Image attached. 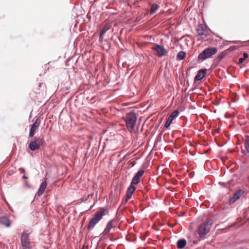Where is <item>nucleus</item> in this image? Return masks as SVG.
<instances>
[{
    "label": "nucleus",
    "instance_id": "nucleus-1",
    "mask_svg": "<svg viewBox=\"0 0 249 249\" xmlns=\"http://www.w3.org/2000/svg\"><path fill=\"white\" fill-rule=\"evenodd\" d=\"M30 234L28 231H25L21 233L20 238L21 249H34L35 242L31 238Z\"/></svg>",
    "mask_w": 249,
    "mask_h": 249
},
{
    "label": "nucleus",
    "instance_id": "nucleus-2",
    "mask_svg": "<svg viewBox=\"0 0 249 249\" xmlns=\"http://www.w3.org/2000/svg\"><path fill=\"white\" fill-rule=\"evenodd\" d=\"M213 223V220L211 218H208L203 221L199 226L198 234L200 238L205 237L210 231Z\"/></svg>",
    "mask_w": 249,
    "mask_h": 249
},
{
    "label": "nucleus",
    "instance_id": "nucleus-3",
    "mask_svg": "<svg viewBox=\"0 0 249 249\" xmlns=\"http://www.w3.org/2000/svg\"><path fill=\"white\" fill-rule=\"evenodd\" d=\"M217 51L215 48L209 47L204 50L198 56V59L204 61L215 54Z\"/></svg>",
    "mask_w": 249,
    "mask_h": 249
},
{
    "label": "nucleus",
    "instance_id": "nucleus-4",
    "mask_svg": "<svg viewBox=\"0 0 249 249\" xmlns=\"http://www.w3.org/2000/svg\"><path fill=\"white\" fill-rule=\"evenodd\" d=\"M106 210L98 211L95 213L94 216L90 219L88 226V229L89 230L94 227V226L102 219L103 215L105 214Z\"/></svg>",
    "mask_w": 249,
    "mask_h": 249
},
{
    "label": "nucleus",
    "instance_id": "nucleus-5",
    "mask_svg": "<svg viewBox=\"0 0 249 249\" xmlns=\"http://www.w3.org/2000/svg\"><path fill=\"white\" fill-rule=\"evenodd\" d=\"M136 120L137 118L135 114L129 113L126 115L125 123L127 128L131 133L133 131Z\"/></svg>",
    "mask_w": 249,
    "mask_h": 249
},
{
    "label": "nucleus",
    "instance_id": "nucleus-6",
    "mask_svg": "<svg viewBox=\"0 0 249 249\" xmlns=\"http://www.w3.org/2000/svg\"><path fill=\"white\" fill-rule=\"evenodd\" d=\"M43 141L39 138L35 137L34 140L31 141L29 144V147L31 151H35L40 148L43 144Z\"/></svg>",
    "mask_w": 249,
    "mask_h": 249
},
{
    "label": "nucleus",
    "instance_id": "nucleus-7",
    "mask_svg": "<svg viewBox=\"0 0 249 249\" xmlns=\"http://www.w3.org/2000/svg\"><path fill=\"white\" fill-rule=\"evenodd\" d=\"M152 49L156 52L159 57L166 56L168 54V52L163 46L156 44L152 47Z\"/></svg>",
    "mask_w": 249,
    "mask_h": 249
},
{
    "label": "nucleus",
    "instance_id": "nucleus-8",
    "mask_svg": "<svg viewBox=\"0 0 249 249\" xmlns=\"http://www.w3.org/2000/svg\"><path fill=\"white\" fill-rule=\"evenodd\" d=\"M206 25L200 24L197 29V34L198 36H200V38L202 39H204L208 35V31Z\"/></svg>",
    "mask_w": 249,
    "mask_h": 249
},
{
    "label": "nucleus",
    "instance_id": "nucleus-9",
    "mask_svg": "<svg viewBox=\"0 0 249 249\" xmlns=\"http://www.w3.org/2000/svg\"><path fill=\"white\" fill-rule=\"evenodd\" d=\"M40 124V120L38 118L36 119L35 122L31 125L29 134V137H33L34 136L36 129L39 126Z\"/></svg>",
    "mask_w": 249,
    "mask_h": 249
},
{
    "label": "nucleus",
    "instance_id": "nucleus-10",
    "mask_svg": "<svg viewBox=\"0 0 249 249\" xmlns=\"http://www.w3.org/2000/svg\"><path fill=\"white\" fill-rule=\"evenodd\" d=\"M109 30V23H106L100 33L99 40L103 43L104 41L107 42V38L105 37V35Z\"/></svg>",
    "mask_w": 249,
    "mask_h": 249
},
{
    "label": "nucleus",
    "instance_id": "nucleus-11",
    "mask_svg": "<svg viewBox=\"0 0 249 249\" xmlns=\"http://www.w3.org/2000/svg\"><path fill=\"white\" fill-rule=\"evenodd\" d=\"M179 112L178 110H174L168 117L165 123V127L166 128H168L170 126L171 124L172 123L173 120L176 117H177L178 115Z\"/></svg>",
    "mask_w": 249,
    "mask_h": 249
},
{
    "label": "nucleus",
    "instance_id": "nucleus-12",
    "mask_svg": "<svg viewBox=\"0 0 249 249\" xmlns=\"http://www.w3.org/2000/svg\"><path fill=\"white\" fill-rule=\"evenodd\" d=\"M135 184H132L131 182L130 186L128 187L126 190V198L125 199V202H127L129 199L131 198L132 196L136 190V187H135Z\"/></svg>",
    "mask_w": 249,
    "mask_h": 249
},
{
    "label": "nucleus",
    "instance_id": "nucleus-13",
    "mask_svg": "<svg viewBox=\"0 0 249 249\" xmlns=\"http://www.w3.org/2000/svg\"><path fill=\"white\" fill-rule=\"evenodd\" d=\"M144 173V170L139 171L133 178L131 183L135 185L138 184L140 181V178Z\"/></svg>",
    "mask_w": 249,
    "mask_h": 249
},
{
    "label": "nucleus",
    "instance_id": "nucleus-14",
    "mask_svg": "<svg viewBox=\"0 0 249 249\" xmlns=\"http://www.w3.org/2000/svg\"><path fill=\"white\" fill-rule=\"evenodd\" d=\"M109 237V222L107 224L106 228L101 235L100 241L104 242Z\"/></svg>",
    "mask_w": 249,
    "mask_h": 249
},
{
    "label": "nucleus",
    "instance_id": "nucleus-15",
    "mask_svg": "<svg viewBox=\"0 0 249 249\" xmlns=\"http://www.w3.org/2000/svg\"><path fill=\"white\" fill-rule=\"evenodd\" d=\"M0 224L6 227H9L11 225L10 220L7 216H1L0 217Z\"/></svg>",
    "mask_w": 249,
    "mask_h": 249
},
{
    "label": "nucleus",
    "instance_id": "nucleus-16",
    "mask_svg": "<svg viewBox=\"0 0 249 249\" xmlns=\"http://www.w3.org/2000/svg\"><path fill=\"white\" fill-rule=\"evenodd\" d=\"M244 149H242L244 154L249 157V138L246 139L244 142Z\"/></svg>",
    "mask_w": 249,
    "mask_h": 249
},
{
    "label": "nucleus",
    "instance_id": "nucleus-17",
    "mask_svg": "<svg viewBox=\"0 0 249 249\" xmlns=\"http://www.w3.org/2000/svg\"><path fill=\"white\" fill-rule=\"evenodd\" d=\"M47 186V182L45 180L42 182L39 187V188L36 193V195L40 196L43 195Z\"/></svg>",
    "mask_w": 249,
    "mask_h": 249
},
{
    "label": "nucleus",
    "instance_id": "nucleus-18",
    "mask_svg": "<svg viewBox=\"0 0 249 249\" xmlns=\"http://www.w3.org/2000/svg\"><path fill=\"white\" fill-rule=\"evenodd\" d=\"M206 74V70H200L197 72L196 75L195 77V80L196 81H200L201 80L205 75Z\"/></svg>",
    "mask_w": 249,
    "mask_h": 249
},
{
    "label": "nucleus",
    "instance_id": "nucleus-19",
    "mask_svg": "<svg viewBox=\"0 0 249 249\" xmlns=\"http://www.w3.org/2000/svg\"><path fill=\"white\" fill-rule=\"evenodd\" d=\"M242 192V191L240 190L238 191L236 193H235L233 196H232V197L231 198V199L230 202L231 203L235 202L237 200H238L240 198Z\"/></svg>",
    "mask_w": 249,
    "mask_h": 249
},
{
    "label": "nucleus",
    "instance_id": "nucleus-20",
    "mask_svg": "<svg viewBox=\"0 0 249 249\" xmlns=\"http://www.w3.org/2000/svg\"><path fill=\"white\" fill-rule=\"evenodd\" d=\"M186 245V241L184 239H181L179 240L177 242V248L179 249H183L184 247H185Z\"/></svg>",
    "mask_w": 249,
    "mask_h": 249
},
{
    "label": "nucleus",
    "instance_id": "nucleus-21",
    "mask_svg": "<svg viewBox=\"0 0 249 249\" xmlns=\"http://www.w3.org/2000/svg\"><path fill=\"white\" fill-rule=\"evenodd\" d=\"M159 5L156 3H154L151 5V9L149 11V13L151 15L153 14L156 11V10L159 8Z\"/></svg>",
    "mask_w": 249,
    "mask_h": 249
},
{
    "label": "nucleus",
    "instance_id": "nucleus-22",
    "mask_svg": "<svg viewBox=\"0 0 249 249\" xmlns=\"http://www.w3.org/2000/svg\"><path fill=\"white\" fill-rule=\"evenodd\" d=\"M186 55L185 52L180 51L177 55V59L178 60H183L185 58Z\"/></svg>",
    "mask_w": 249,
    "mask_h": 249
},
{
    "label": "nucleus",
    "instance_id": "nucleus-23",
    "mask_svg": "<svg viewBox=\"0 0 249 249\" xmlns=\"http://www.w3.org/2000/svg\"><path fill=\"white\" fill-rule=\"evenodd\" d=\"M94 194L93 193H91L90 194L88 195L87 198H86L85 199L82 200V202H90L91 201V199H92V197L93 196Z\"/></svg>",
    "mask_w": 249,
    "mask_h": 249
},
{
    "label": "nucleus",
    "instance_id": "nucleus-24",
    "mask_svg": "<svg viewBox=\"0 0 249 249\" xmlns=\"http://www.w3.org/2000/svg\"><path fill=\"white\" fill-rule=\"evenodd\" d=\"M245 60V58H244L243 57H241L239 59V62L240 63H242Z\"/></svg>",
    "mask_w": 249,
    "mask_h": 249
},
{
    "label": "nucleus",
    "instance_id": "nucleus-25",
    "mask_svg": "<svg viewBox=\"0 0 249 249\" xmlns=\"http://www.w3.org/2000/svg\"><path fill=\"white\" fill-rule=\"evenodd\" d=\"M248 57V54L247 53H243V57L244 58H245V59H246V58H247Z\"/></svg>",
    "mask_w": 249,
    "mask_h": 249
},
{
    "label": "nucleus",
    "instance_id": "nucleus-26",
    "mask_svg": "<svg viewBox=\"0 0 249 249\" xmlns=\"http://www.w3.org/2000/svg\"><path fill=\"white\" fill-rule=\"evenodd\" d=\"M19 170H20V172H25V170L24 168H20L19 169Z\"/></svg>",
    "mask_w": 249,
    "mask_h": 249
},
{
    "label": "nucleus",
    "instance_id": "nucleus-27",
    "mask_svg": "<svg viewBox=\"0 0 249 249\" xmlns=\"http://www.w3.org/2000/svg\"><path fill=\"white\" fill-rule=\"evenodd\" d=\"M111 229H112L111 222L110 221V228H109L110 231L111 230Z\"/></svg>",
    "mask_w": 249,
    "mask_h": 249
},
{
    "label": "nucleus",
    "instance_id": "nucleus-28",
    "mask_svg": "<svg viewBox=\"0 0 249 249\" xmlns=\"http://www.w3.org/2000/svg\"><path fill=\"white\" fill-rule=\"evenodd\" d=\"M23 178H27L25 175H24L23 177H22Z\"/></svg>",
    "mask_w": 249,
    "mask_h": 249
},
{
    "label": "nucleus",
    "instance_id": "nucleus-29",
    "mask_svg": "<svg viewBox=\"0 0 249 249\" xmlns=\"http://www.w3.org/2000/svg\"><path fill=\"white\" fill-rule=\"evenodd\" d=\"M107 249H109V246H107L106 248Z\"/></svg>",
    "mask_w": 249,
    "mask_h": 249
}]
</instances>
